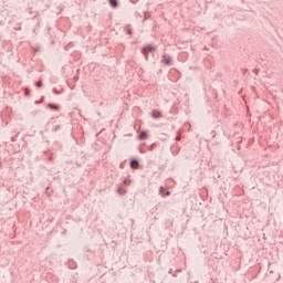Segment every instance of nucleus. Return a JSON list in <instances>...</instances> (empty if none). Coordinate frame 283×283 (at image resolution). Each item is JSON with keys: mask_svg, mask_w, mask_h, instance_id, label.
Listing matches in <instances>:
<instances>
[{"mask_svg": "<svg viewBox=\"0 0 283 283\" xmlns=\"http://www.w3.org/2000/svg\"><path fill=\"white\" fill-rule=\"evenodd\" d=\"M24 96H30V90L29 88L24 90Z\"/></svg>", "mask_w": 283, "mask_h": 283, "instance_id": "nucleus-17", "label": "nucleus"}, {"mask_svg": "<svg viewBox=\"0 0 283 283\" xmlns=\"http://www.w3.org/2000/svg\"><path fill=\"white\" fill-rule=\"evenodd\" d=\"M48 160H49V163H52V157H49Z\"/></svg>", "mask_w": 283, "mask_h": 283, "instance_id": "nucleus-19", "label": "nucleus"}, {"mask_svg": "<svg viewBox=\"0 0 283 283\" xmlns=\"http://www.w3.org/2000/svg\"><path fill=\"white\" fill-rule=\"evenodd\" d=\"M158 48L154 44H146L142 48V54L145 56L146 61H149V54H154Z\"/></svg>", "mask_w": 283, "mask_h": 283, "instance_id": "nucleus-1", "label": "nucleus"}, {"mask_svg": "<svg viewBox=\"0 0 283 283\" xmlns=\"http://www.w3.org/2000/svg\"><path fill=\"white\" fill-rule=\"evenodd\" d=\"M52 92H53V94H55L56 96H59V94H61V92H60L59 90H56V88H52Z\"/></svg>", "mask_w": 283, "mask_h": 283, "instance_id": "nucleus-16", "label": "nucleus"}, {"mask_svg": "<svg viewBox=\"0 0 283 283\" xmlns=\"http://www.w3.org/2000/svg\"><path fill=\"white\" fill-rule=\"evenodd\" d=\"M161 63H164V65H166V66L169 67V66L174 65V60L171 59V55H169V54H164V55H163Z\"/></svg>", "mask_w": 283, "mask_h": 283, "instance_id": "nucleus-2", "label": "nucleus"}, {"mask_svg": "<svg viewBox=\"0 0 283 283\" xmlns=\"http://www.w3.org/2000/svg\"><path fill=\"white\" fill-rule=\"evenodd\" d=\"M46 107L49 109H52L53 112H56L57 109H60V106L57 104H52V103H48Z\"/></svg>", "mask_w": 283, "mask_h": 283, "instance_id": "nucleus-8", "label": "nucleus"}, {"mask_svg": "<svg viewBox=\"0 0 283 283\" xmlns=\"http://www.w3.org/2000/svg\"><path fill=\"white\" fill-rule=\"evenodd\" d=\"M137 134L139 140H147L149 138V130H138Z\"/></svg>", "mask_w": 283, "mask_h": 283, "instance_id": "nucleus-3", "label": "nucleus"}, {"mask_svg": "<svg viewBox=\"0 0 283 283\" xmlns=\"http://www.w3.org/2000/svg\"><path fill=\"white\" fill-rule=\"evenodd\" d=\"M176 140H180V137H176Z\"/></svg>", "mask_w": 283, "mask_h": 283, "instance_id": "nucleus-21", "label": "nucleus"}, {"mask_svg": "<svg viewBox=\"0 0 283 283\" xmlns=\"http://www.w3.org/2000/svg\"><path fill=\"white\" fill-rule=\"evenodd\" d=\"M116 191L119 196H125V193H127V190L123 187V185H119Z\"/></svg>", "mask_w": 283, "mask_h": 283, "instance_id": "nucleus-7", "label": "nucleus"}, {"mask_svg": "<svg viewBox=\"0 0 283 283\" xmlns=\"http://www.w3.org/2000/svg\"><path fill=\"white\" fill-rule=\"evenodd\" d=\"M150 149H156V144H153Z\"/></svg>", "mask_w": 283, "mask_h": 283, "instance_id": "nucleus-18", "label": "nucleus"}, {"mask_svg": "<svg viewBox=\"0 0 283 283\" xmlns=\"http://www.w3.org/2000/svg\"><path fill=\"white\" fill-rule=\"evenodd\" d=\"M123 185H125V187H129V185H132V179H129V178H124Z\"/></svg>", "mask_w": 283, "mask_h": 283, "instance_id": "nucleus-12", "label": "nucleus"}, {"mask_svg": "<svg viewBox=\"0 0 283 283\" xmlns=\"http://www.w3.org/2000/svg\"><path fill=\"white\" fill-rule=\"evenodd\" d=\"M108 6H111V8H118V0H108Z\"/></svg>", "mask_w": 283, "mask_h": 283, "instance_id": "nucleus-10", "label": "nucleus"}, {"mask_svg": "<svg viewBox=\"0 0 283 283\" xmlns=\"http://www.w3.org/2000/svg\"><path fill=\"white\" fill-rule=\"evenodd\" d=\"M163 73V70H159L157 74H161Z\"/></svg>", "mask_w": 283, "mask_h": 283, "instance_id": "nucleus-20", "label": "nucleus"}, {"mask_svg": "<svg viewBox=\"0 0 283 283\" xmlns=\"http://www.w3.org/2000/svg\"><path fill=\"white\" fill-rule=\"evenodd\" d=\"M44 154H48V150H44Z\"/></svg>", "mask_w": 283, "mask_h": 283, "instance_id": "nucleus-23", "label": "nucleus"}, {"mask_svg": "<svg viewBox=\"0 0 283 283\" xmlns=\"http://www.w3.org/2000/svg\"><path fill=\"white\" fill-rule=\"evenodd\" d=\"M35 87H43V81L40 80V81L35 82Z\"/></svg>", "mask_w": 283, "mask_h": 283, "instance_id": "nucleus-15", "label": "nucleus"}, {"mask_svg": "<svg viewBox=\"0 0 283 283\" xmlns=\"http://www.w3.org/2000/svg\"><path fill=\"white\" fill-rule=\"evenodd\" d=\"M129 165L130 169H138V167H140V161L138 160V158L133 157L130 158Z\"/></svg>", "mask_w": 283, "mask_h": 283, "instance_id": "nucleus-4", "label": "nucleus"}, {"mask_svg": "<svg viewBox=\"0 0 283 283\" xmlns=\"http://www.w3.org/2000/svg\"><path fill=\"white\" fill-rule=\"evenodd\" d=\"M27 12L30 14V19H36V17H39V12H36L34 14V11H32V8H28ZM32 14H34V15H32Z\"/></svg>", "mask_w": 283, "mask_h": 283, "instance_id": "nucleus-9", "label": "nucleus"}, {"mask_svg": "<svg viewBox=\"0 0 283 283\" xmlns=\"http://www.w3.org/2000/svg\"><path fill=\"white\" fill-rule=\"evenodd\" d=\"M125 32L126 34H128V36H132V34H134V32L132 31V27L129 24L125 27Z\"/></svg>", "mask_w": 283, "mask_h": 283, "instance_id": "nucleus-11", "label": "nucleus"}, {"mask_svg": "<svg viewBox=\"0 0 283 283\" xmlns=\"http://www.w3.org/2000/svg\"><path fill=\"white\" fill-rule=\"evenodd\" d=\"M45 101V96H42L39 101H35V105H41Z\"/></svg>", "mask_w": 283, "mask_h": 283, "instance_id": "nucleus-14", "label": "nucleus"}, {"mask_svg": "<svg viewBox=\"0 0 283 283\" xmlns=\"http://www.w3.org/2000/svg\"><path fill=\"white\" fill-rule=\"evenodd\" d=\"M151 118H163V112L158 111V109H154L151 112Z\"/></svg>", "mask_w": 283, "mask_h": 283, "instance_id": "nucleus-6", "label": "nucleus"}, {"mask_svg": "<svg viewBox=\"0 0 283 283\" xmlns=\"http://www.w3.org/2000/svg\"><path fill=\"white\" fill-rule=\"evenodd\" d=\"M59 129H61V125H55V126L52 128V134H56V132H59Z\"/></svg>", "mask_w": 283, "mask_h": 283, "instance_id": "nucleus-13", "label": "nucleus"}, {"mask_svg": "<svg viewBox=\"0 0 283 283\" xmlns=\"http://www.w3.org/2000/svg\"><path fill=\"white\" fill-rule=\"evenodd\" d=\"M172 270H169V273H171Z\"/></svg>", "mask_w": 283, "mask_h": 283, "instance_id": "nucleus-24", "label": "nucleus"}, {"mask_svg": "<svg viewBox=\"0 0 283 283\" xmlns=\"http://www.w3.org/2000/svg\"><path fill=\"white\" fill-rule=\"evenodd\" d=\"M159 193H160V196H163V198H166V196L171 195V191H169V189L165 188L164 186H160Z\"/></svg>", "mask_w": 283, "mask_h": 283, "instance_id": "nucleus-5", "label": "nucleus"}, {"mask_svg": "<svg viewBox=\"0 0 283 283\" xmlns=\"http://www.w3.org/2000/svg\"><path fill=\"white\" fill-rule=\"evenodd\" d=\"M120 169H123V164L119 165Z\"/></svg>", "mask_w": 283, "mask_h": 283, "instance_id": "nucleus-22", "label": "nucleus"}]
</instances>
